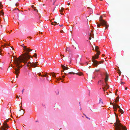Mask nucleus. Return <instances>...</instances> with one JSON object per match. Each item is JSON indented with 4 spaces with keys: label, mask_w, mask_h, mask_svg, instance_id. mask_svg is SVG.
Segmentation results:
<instances>
[{
    "label": "nucleus",
    "mask_w": 130,
    "mask_h": 130,
    "mask_svg": "<svg viewBox=\"0 0 130 130\" xmlns=\"http://www.w3.org/2000/svg\"><path fill=\"white\" fill-rule=\"evenodd\" d=\"M24 44H23L21 46L23 47L24 51V53L22 54L19 57H15L14 58V60L20 61V62H25L26 61L28 60V58H30V56L29 55V52L32 50L30 49L29 48H27V46H24Z\"/></svg>",
    "instance_id": "obj_1"
},
{
    "label": "nucleus",
    "mask_w": 130,
    "mask_h": 130,
    "mask_svg": "<svg viewBox=\"0 0 130 130\" xmlns=\"http://www.w3.org/2000/svg\"><path fill=\"white\" fill-rule=\"evenodd\" d=\"M22 62H20V61L17 60H13V62L15 66H13L12 64L11 65V66L13 68L14 67H16V68H14L15 71H13V73H15L16 75V77L17 78L18 77V74L20 73V70L21 67H22V66L21 65L20 63Z\"/></svg>",
    "instance_id": "obj_2"
},
{
    "label": "nucleus",
    "mask_w": 130,
    "mask_h": 130,
    "mask_svg": "<svg viewBox=\"0 0 130 130\" xmlns=\"http://www.w3.org/2000/svg\"><path fill=\"white\" fill-rule=\"evenodd\" d=\"M99 21L100 22V24H98V23H97V26L98 27H100L101 26H105L107 24V22L105 21L104 20H103L102 19H101V20H99Z\"/></svg>",
    "instance_id": "obj_3"
},
{
    "label": "nucleus",
    "mask_w": 130,
    "mask_h": 130,
    "mask_svg": "<svg viewBox=\"0 0 130 130\" xmlns=\"http://www.w3.org/2000/svg\"><path fill=\"white\" fill-rule=\"evenodd\" d=\"M3 126H2L1 128L0 129L1 130H6L7 128H8V126L7 124V123L6 122L4 121L3 123Z\"/></svg>",
    "instance_id": "obj_4"
},
{
    "label": "nucleus",
    "mask_w": 130,
    "mask_h": 130,
    "mask_svg": "<svg viewBox=\"0 0 130 130\" xmlns=\"http://www.w3.org/2000/svg\"><path fill=\"white\" fill-rule=\"evenodd\" d=\"M117 125L115 126V129H117V130H121L122 128L120 127H122V125L121 123H117Z\"/></svg>",
    "instance_id": "obj_5"
},
{
    "label": "nucleus",
    "mask_w": 130,
    "mask_h": 130,
    "mask_svg": "<svg viewBox=\"0 0 130 130\" xmlns=\"http://www.w3.org/2000/svg\"><path fill=\"white\" fill-rule=\"evenodd\" d=\"M30 57H31V56H30ZM30 59V58H28V59ZM28 60H27L26 61V62H23V63H27L28 64H30V66L33 67L35 68V67H36V66L35 65V62H34L31 63L29 61L27 63V61Z\"/></svg>",
    "instance_id": "obj_6"
},
{
    "label": "nucleus",
    "mask_w": 130,
    "mask_h": 130,
    "mask_svg": "<svg viewBox=\"0 0 130 130\" xmlns=\"http://www.w3.org/2000/svg\"><path fill=\"white\" fill-rule=\"evenodd\" d=\"M92 61L93 62V64H94L95 67H97L99 63V62L96 60H94V58L93 57L92 59Z\"/></svg>",
    "instance_id": "obj_7"
},
{
    "label": "nucleus",
    "mask_w": 130,
    "mask_h": 130,
    "mask_svg": "<svg viewBox=\"0 0 130 130\" xmlns=\"http://www.w3.org/2000/svg\"><path fill=\"white\" fill-rule=\"evenodd\" d=\"M113 103H112L110 102V104L111 105H113V108H115V107L117 108H119L120 109H121L120 108V106H119V105H118L117 104H116L115 103H114V104L113 105Z\"/></svg>",
    "instance_id": "obj_8"
},
{
    "label": "nucleus",
    "mask_w": 130,
    "mask_h": 130,
    "mask_svg": "<svg viewBox=\"0 0 130 130\" xmlns=\"http://www.w3.org/2000/svg\"><path fill=\"white\" fill-rule=\"evenodd\" d=\"M115 114L117 117V120H116V122H117L114 123V124H115V125H117V123H118L119 124V123H119V120L118 119H117L118 118V115H116V113H115Z\"/></svg>",
    "instance_id": "obj_9"
},
{
    "label": "nucleus",
    "mask_w": 130,
    "mask_h": 130,
    "mask_svg": "<svg viewBox=\"0 0 130 130\" xmlns=\"http://www.w3.org/2000/svg\"><path fill=\"white\" fill-rule=\"evenodd\" d=\"M61 67L64 70H67L69 69L68 67L65 66L61 64Z\"/></svg>",
    "instance_id": "obj_10"
},
{
    "label": "nucleus",
    "mask_w": 130,
    "mask_h": 130,
    "mask_svg": "<svg viewBox=\"0 0 130 130\" xmlns=\"http://www.w3.org/2000/svg\"><path fill=\"white\" fill-rule=\"evenodd\" d=\"M108 75H106V77L105 78V82L106 83V82L108 80Z\"/></svg>",
    "instance_id": "obj_11"
},
{
    "label": "nucleus",
    "mask_w": 130,
    "mask_h": 130,
    "mask_svg": "<svg viewBox=\"0 0 130 130\" xmlns=\"http://www.w3.org/2000/svg\"><path fill=\"white\" fill-rule=\"evenodd\" d=\"M66 52H71V50L70 48L69 47H66Z\"/></svg>",
    "instance_id": "obj_12"
},
{
    "label": "nucleus",
    "mask_w": 130,
    "mask_h": 130,
    "mask_svg": "<svg viewBox=\"0 0 130 130\" xmlns=\"http://www.w3.org/2000/svg\"><path fill=\"white\" fill-rule=\"evenodd\" d=\"M64 9V8L62 7L59 10V11L60 12V14H61L63 15V14L62 13V12H63Z\"/></svg>",
    "instance_id": "obj_13"
},
{
    "label": "nucleus",
    "mask_w": 130,
    "mask_h": 130,
    "mask_svg": "<svg viewBox=\"0 0 130 130\" xmlns=\"http://www.w3.org/2000/svg\"><path fill=\"white\" fill-rule=\"evenodd\" d=\"M119 96H118L116 98V99H115V102H117L118 101H119Z\"/></svg>",
    "instance_id": "obj_14"
},
{
    "label": "nucleus",
    "mask_w": 130,
    "mask_h": 130,
    "mask_svg": "<svg viewBox=\"0 0 130 130\" xmlns=\"http://www.w3.org/2000/svg\"><path fill=\"white\" fill-rule=\"evenodd\" d=\"M98 57L99 56H97L96 55H95V56H92V59L93 57L94 58V60H95V59L98 58Z\"/></svg>",
    "instance_id": "obj_15"
},
{
    "label": "nucleus",
    "mask_w": 130,
    "mask_h": 130,
    "mask_svg": "<svg viewBox=\"0 0 130 130\" xmlns=\"http://www.w3.org/2000/svg\"><path fill=\"white\" fill-rule=\"evenodd\" d=\"M106 83V85L105 87V88H106V89H107L109 88V86Z\"/></svg>",
    "instance_id": "obj_16"
},
{
    "label": "nucleus",
    "mask_w": 130,
    "mask_h": 130,
    "mask_svg": "<svg viewBox=\"0 0 130 130\" xmlns=\"http://www.w3.org/2000/svg\"><path fill=\"white\" fill-rule=\"evenodd\" d=\"M102 99H99V103L101 104V105H102L103 104V102L102 101Z\"/></svg>",
    "instance_id": "obj_17"
},
{
    "label": "nucleus",
    "mask_w": 130,
    "mask_h": 130,
    "mask_svg": "<svg viewBox=\"0 0 130 130\" xmlns=\"http://www.w3.org/2000/svg\"><path fill=\"white\" fill-rule=\"evenodd\" d=\"M75 46L76 47H75V49H78V46L77 44L76 43L75 44Z\"/></svg>",
    "instance_id": "obj_18"
},
{
    "label": "nucleus",
    "mask_w": 130,
    "mask_h": 130,
    "mask_svg": "<svg viewBox=\"0 0 130 130\" xmlns=\"http://www.w3.org/2000/svg\"><path fill=\"white\" fill-rule=\"evenodd\" d=\"M50 74H52V76H53V77H56V76L55 75V73H50Z\"/></svg>",
    "instance_id": "obj_19"
},
{
    "label": "nucleus",
    "mask_w": 130,
    "mask_h": 130,
    "mask_svg": "<svg viewBox=\"0 0 130 130\" xmlns=\"http://www.w3.org/2000/svg\"><path fill=\"white\" fill-rule=\"evenodd\" d=\"M119 112L121 113L122 114L123 113V111L121 109H120L119 110Z\"/></svg>",
    "instance_id": "obj_20"
},
{
    "label": "nucleus",
    "mask_w": 130,
    "mask_h": 130,
    "mask_svg": "<svg viewBox=\"0 0 130 130\" xmlns=\"http://www.w3.org/2000/svg\"><path fill=\"white\" fill-rule=\"evenodd\" d=\"M122 130H127V128L125 126H123L122 125Z\"/></svg>",
    "instance_id": "obj_21"
},
{
    "label": "nucleus",
    "mask_w": 130,
    "mask_h": 130,
    "mask_svg": "<svg viewBox=\"0 0 130 130\" xmlns=\"http://www.w3.org/2000/svg\"><path fill=\"white\" fill-rule=\"evenodd\" d=\"M57 23L55 21L54 22H53L51 23V24L52 25H56V24Z\"/></svg>",
    "instance_id": "obj_22"
},
{
    "label": "nucleus",
    "mask_w": 130,
    "mask_h": 130,
    "mask_svg": "<svg viewBox=\"0 0 130 130\" xmlns=\"http://www.w3.org/2000/svg\"><path fill=\"white\" fill-rule=\"evenodd\" d=\"M92 34L91 33H90V37H89V39L90 40H91V37H92L93 38H94V37H92Z\"/></svg>",
    "instance_id": "obj_23"
},
{
    "label": "nucleus",
    "mask_w": 130,
    "mask_h": 130,
    "mask_svg": "<svg viewBox=\"0 0 130 130\" xmlns=\"http://www.w3.org/2000/svg\"><path fill=\"white\" fill-rule=\"evenodd\" d=\"M75 74H76L77 75H78L79 76H81L82 74V73H76Z\"/></svg>",
    "instance_id": "obj_24"
},
{
    "label": "nucleus",
    "mask_w": 130,
    "mask_h": 130,
    "mask_svg": "<svg viewBox=\"0 0 130 130\" xmlns=\"http://www.w3.org/2000/svg\"><path fill=\"white\" fill-rule=\"evenodd\" d=\"M96 51L97 52V54L98 55L97 56H99V55L100 54V52L98 51V50H96Z\"/></svg>",
    "instance_id": "obj_25"
},
{
    "label": "nucleus",
    "mask_w": 130,
    "mask_h": 130,
    "mask_svg": "<svg viewBox=\"0 0 130 130\" xmlns=\"http://www.w3.org/2000/svg\"><path fill=\"white\" fill-rule=\"evenodd\" d=\"M95 50L96 51V50H98V49H99V47L98 46H95Z\"/></svg>",
    "instance_id": "obj_26"
},
{
    "label": "nucleus",
    "mask_w": 130,
    "mask_h": 130,
    "mask_svg": "<svg viewBox=\"0 0 130 130\" xmlns=\"http://www.w3.org/2000/svg\"><path fill=\"white\" fill-rule=\"evenodd\" d=\"M105 29H107V28H108L109 26V25H107V24L105 25Z\"/></svg>",
    "instance_id": "obj_27"
},
{
    "label": "nucleus",
    "mask_w": 130,
    "mask_h": 130,
    "mask_svg": "<svg viewBox=\"0 0 130 130\" xmlns=\"http://www.w3.org/2000/svg\"><path fill=\"white\" fill-rule=\"evenodd\" d=\"M68 74H75V73L73 72H69L68 73Z\"/></svg>",
    "instance_id": "obj_28"
},
{
    "label": "nucleus",
    "mask_w": 130,
    "mask_h": 130,
    "mask_svg": "<svg viewBox=\"0 0 130 130\" xmlns=\"http://www.w3.org/2000/svg\"><path fill=\"white\" fill-rule=\"evenodd\" d=\"M118 71H119L118 73L119 74V75L120 76L121 75V72L119 70H118Z\"/></svg>",
    "instance_id": "obj_29"
},
{
    "label": "nucleus",
    "mask_w": 130,
    "mask_h": 130,
    "mask_svg": "<svg viewBox=\"0 0 130 130\" xmlns=\"http://www.w3.org/2000/svg\"><path fill=\"white\" fill-rule=\"evenodd\" d=\"M34 56L36 58L37 57V54L36 53H35L34 54Z\"/></svg>",
    "instance_id": "obj_30"
},
{
    "label": "nucleus",
    "mask_w": 130,
    "mask_h": 130,
    "mask_svg": "<svg viewBox=\"0 0 130 130\" xmlns=\"http://www.w3.org/2000/svg\"><path fill=\"white\" fill-rule=\"evenodd\" d=\"M100 71V69H96L95 70V72H98Z\"/></svg>",
    "instance_id": "obj_31"
},
{
    "label": "nucleus",
    "mask_w": 130,
    "mask_h": 130,
    "mask_svg": "<svg viewBox=\"0 0 130 130\" xmlns=\"http://www.w3.org/2000/svg\"><path fill=\"white\" fill-rule=\"evenodd\" d=\"M113 109H114V111H117V108L116 107H115V108H113Z\"/></svg>",
    "instance_id": "obj_32"
},
{
    "label": "nucleus",
    "mask_w": 130,
    "mask_h": 130,
    "mask_svg": "<svg viewBox=\"0 0 130 130\" xmlns=\"http://www.w3.org/2000/svg\"><path fill=\"white\" fill-rule=\"evenodd\" d=\"M103 62H104V61H99V63L100 64L102 63H103Z\"/></svg>",
    "instance_id": "obj_33"
},
{
    "label": "nucleus",
    "mask_w": 130,
    "mask_h": 130,
    "mask_svg": "<svg viewBox=\"0 0 130 130\" xmlns=\"http://www.w3.org/2000/svg\"><path fill=\"white\" fill-rule=\"evenodd\" d=\"M0 13L3 15L4 14V12H3V11H2Z\"/></svg>",
    "instance_id": "obj_34"
},
{
    "label": "nucleus",
    "mask_w": 130,
    "mask_h": 130,
    "mask_svg": "<svg viewBox=\"0 0 130 130\" xmlns=\"http://www.w3.org/2000/svg\"><path fill=\"white\" fill-rule=\"evenodd\" d=\"M48 76V75H47L45 74V75H42V76L44 77H45L46 76Z\"/></svg>",
    "instance_id": "obj_35"
},
{
    "label": "nucleus",
    "mask_w": 130,
    "mask_h": 130,
    "mask_svg": "<svg viewBox=\"0 0 130 130\" xmlns=\"http://www.w3.org/2000/svg\"><path fill=\"white\" fill-rule=\"evenodd\" d=\"M38 75H39V76H42V75H41V73H38Z\"/></svg>",
    "instance_id": "obj_36"
},
{
    "label": "nucleus",
    "mask_w": 130,
    "mask_h": 130,
    "mask_svg": "<svg viewBox=\"0 0 130 130\" xmlns=\"http://www.w3.org/2000/svg\"><path fill=\"white\" fill-rule=\"evenodd\" d=\"M56 79H57V80H58L59 79V80H60L61 79V78H58V79H57V78H56Z\"/></svg>",
    "instance_id": "obj_37"
},
{
    "label": "nucleus",
    "mask_w": 130,
    "mask_h": 130,
    "mask_svg": "<svg viewBox=\"0 0 130 130\" xmlns=\"http://www.w3.org/2000/svg\"><path fill=\"white\" fill-rule=\"evenodd\" d=\"M2 51V49H0V54L1 55H2V53H1V52Z\"/></svg>",
    "instance_id": "obj_38"
},
{
    "label": "nucleus",
    "mask_w": 130,
    "mask_h": 130,
    "mask_svg": "<svg viewBox=\"0 0 130 130\" xmlns=\"http://www.w3.org/2000/svg\"><path fill=\"white\" fill-rule=\"evenodd\" d=\"M84 115L87 118V119H90V118H88V117H87V116H86V115L85 114H84Z\"/></svg>",
    "instance_id": "obj_39"
},
{
    "label": "nucleus",
    "mask_w": 130,
    "mask_h": 130,
    "mask_svg": "<svg viewBox=\"0 0 130 130\" xmlns=\"http://www.w3.org/2000/svg\"><path fill=\"white\" fill-rule=\"evenodd\" d=\"M31 7L33 8H35V7H34V6L33 5H32V6H31Z\"/></svg>",
    "instance_id": "obj_40"
},
{
    "label": "nucleus",
    "mask_w": 130,
    "mask_h": 130,
    "mask_svg": "<svg viewBox=\"0 0 130 130\" xmlns=\"http://www.w3.org/2000/svg\"><path fill=\"white\" fill-rule=\"evenodd\" d=\"M3 6L2 5V4L0 2V7H2Z\"/></svg>",
    "instance_id": "obj_41"
},
{
    "label": "nucleus",
    "mask_w": 130,
    "mask_h": 130,
    "mask_svg": "<svg viewBox=\"0 0 130 130\" xmlns=\"http://www.w3.org/2000/svg\"><path fill=\"white\" fill-rule=\"evenodd\" d=\"M102 82H102V80H99L98 82V84H99V83Z\"/></svg>",
    "instance_id": "obj_42"
},
{
    "label": "nucleus",
    "mask_w": 130,
    "mask_h": 130,
    "mask_svg": "<svg viewBox=\"0 0 130 130\" xmlns=\"http://www.w3.org/2000/svg\"><path fill=\"white\" fill-rule=\"evenodd\" d=\"M34 11H36L37 12H38V10L37 9H34Z\"/></svg>",
    "instance_id": "obj_43"
},
{
    "label": "nucleus",
    "mask_w": 130,
    "mask_h": 130,
    "mask_svg": "<svg viewBox=\"0 0 130 130\" xmlns=\"http://www.w3.org/2000/svg\"><path fill=\"white\" fill-rule=\"evenodd\" d=\"M38 63V62H36L35 63V66H36V67H37V66H36V64H37V63Z\"/></svg>",
    "instance_id": "obj_44"
},
{
    "label": "nucleus",
    "mask_w": 130,
    "mask_h": 130,
    "mask_svg": "<svg viewBox=\"0 0 130 130\" xmlns=\"http://www.w3.org/2000/svg\"><path fill=\"white\" fill-rule=\"evenodd\" d=\"M60 56H63V57H64V55H62V54H61Z\"/></svg>",
    "instance_id": "obj_45"
},
{
    "label": "nucleus",
    "mask_w": 130,
    "mask_h": 130,
    "mask_svg": "<svg viewBox=\"0 0 130 130\" xmlns=\"http://www.w3.org/2000/svg\"><path fill=\"white\" fill-rule=\"evenodd\" d=\"M26 65V66L27 67H28L29 66L28 65V64L27 63Z\"/></svg>",
    "instance_id": "obj_46"
},
{
    "label": "nucleus",
    "mask_w": 130,
    "mask_h": 130,
    "mask_svg": "<svg viewBox=\"0 0 130 130\" xmlns=\"http://www.w3.org/2000/svg\"><path fill=\"white\" fill-rule=\"evenodd\" d=\"M102 16H101L100 18V20H101V19H102Z\"/></svg>",
    "instance_id": "obj_47"
},
{
    "label": "nucleus",
    "mask_w": 130,
    "mask_h": 130,
    "mask_svg": "<svg viewBox=\"0 0 130 130\" xmlns=\"http://www.w3.org/2000/svg\"><path fill=\"white\" fill-rule=\"evenodd\" d=\"M24 90V89H23V90L22 91V94H23V93Z\"/></svg>",
    "instance_id": "obj_48"
},
{
    "label": "nucleus",
    "mask_w": 130,
    "mask_h": 130,
    "mask_svg": "<svg viewBox=\"0 0 130 130\" xmlns=\"http://www.w3.org/2000/svg\"><path fill=\"white\" fill-rule=\"evenodd\" d=\"M120 83L121 84H122V83H124V82H120Z\"/></svg>",
    "instance_id": "obj_49"
},
{
    "label": "nucleus",
    "mask_w": 130,
    "mask_h": 130,
    "mask_svg": "<svg viewBox=\"0 0 130 130\" xmlns=\"http://www.w3.org/2000/svg\"><path fill=\"white\" fill-rule=\"evenodd\" d=\"M59 26H60V27H62L63 26V25H62H62H59Z\"/></svg>",
    "instance_id": "obj_50"
},
{
    "label": "nucleus",
    "mask_w": 130,
    "mask_h": 130,
    "mask_svg": "<svg viewBox=\"0 0 130 130\" xmlns=\"http://www.w3.org/2000/svg\"><path fill=\"white\" fill-rule=\"evenodd\" d=\"M8 119L6 120L5 122H6L7 123V122L8 121Z\"/></svg>",
    "instance_id": "obj_51"
},
{
    "label": "nucleus",
    "mask_w": 130,
    "mask_h": 130,
    "mask_svg": "<svg viewBox=\"0 0 130 130\" xmlns=\"http://www.w3.org/2000/svg\"><path fill=\"white\" fill-rule=\"evenodd\" d=\"M60 32H63V30H61L60 31Z\"/></svg>",
    "instance_id": "obj_52"
},
{
    "label": "nucleus",
    "mask_w": 130,
    "mask_h": 130,
    "mask_svg": "<svg viewBox=\"0 0 130 130\" xmlns=\"http://www.w3.org/2000/svg\"><path fill=\"white\" fill-rule=\"evenodd\" d=\"M16 98H19V96H18V95L17 96H16Z\"/></svg>",
    "instance_id": "obj_53"
},
{
    "label": "nucleus",
    "mask_w": 130,
    "mask_h": 130,
    "mask_svg": "<svg viewBox=\"0 0 130 130\" xmlns=\"http://www.w3.org/2000/svg\"><path fill=\"white\" fill-rule=\"evenodd\" d=\"M64 74H65V75H68V74H66V73H64Z\"/></svg>",
    "instance_id": "obj_54"
},
{
    "label": "nucleus",
    "mask_w": 130,
    "mask_h": 130,
    "mask_svg": "<svg viewBox=\"0 0 130 130\" xmlns=\"http://www.w3.org/2000/svg\"><path fill=\"white\" fill-rule=\"evenodd\" d=\"M18 4H17V3H16L15 4V6H18Z\"/></svg>",
    "instance_id": "obj_55"
},
{
    "label": "nucleus",
    "mask_w": 130,
    "mask_h": 130,
    "mask_svg": "<svg viewBox=\"0 0 130 130\" xmlns=\"http://www.w3.org/2000/svg\"><path fill=\"white\" fill-rule=\"evenodd\" d=\"M105 88V87L104 86V87L103 88V90L105 91V90H104V88Z\"/></svg>",
    "instance_id": "obj_56"
},
{
    "label": "nucleus",
    "mask_w": 130,
    "mask_h": 130,
    "mask_svg": "<svg viewBox=\"0 0 130 130\" xmlns=\"http://www.w3.org/2000/svg\"><path fill=\"white\" fill-rule=\"evenodd\" d=\"M106 93H107V95H109V94L108 93V92H107Z\"/></svg>",
    "instance_id": "obj_57"
},
{
    "label": "nucleus",
    "mask_w": 130,
    "mask_h": 130,
    "mask_svg": "<svg viewBox=\"0 0 130 130\" xmlns=\"http://www.w3.org/2000/svg\"><path fill=\"white\" fill-rule=\"evenodd\" d=\"M62 77H63V78H64L65 77V76H62Z\"/></svg>",
    "instance_id": "obj_58"
},
{
    "label": "nucleus",
    "mask_w": 130,
    "mask_h": 130,
    "mask_svg": "<svg viewBox=\"0 0 130 130\" xmlns=\"http://www.w3.org/2000/svg\"><path fill=\"white\" fill-rule=\"evenodd\" d=\"M11 48H12V50H13V47H12L11 46Z\"/></svg>",
    "instance_id": "obj_59"
},
{
    "label": "nucleus",
    "mask_w": 130,
    "mask_h": 130,
    "mask_svg": "<svg viewBox=\"0 0 130 130\" xmlns=\"http://www.w3.org/2000/svg\"><path fill=\"white\" fill-rule=\"evenodd\" d=\"M127 87H126L125 88V90H127Z\"/></svg>",
    "instance_id": "obj_60"
},
{
    "label": "nucleus",
    "mask_w": 130,
    "mask_h": 130,
    "mask_svg": "<svg viewBox=\"0 0 130 130\" xmlns=\"http://www.w3.org/2000/svg\"><path fill=\"white\" fill-rule=\"evenodd\" d=\"M70 5V3H68V5Z\"/></svg>",
    "instance_id": "obj_61"
},
{
    "label": "nucleus",
    "mask_w": 130,
    "mask_h": 130,
    "mask_svg": "<svg viewBox=\"0 0 130 130\" xmlns=\"http://www.w3.org/2000/svg\"><path fill=\"white\" fill-rule=\"evenodd\" d=\"M106 75H108V74L107 72L106 73Z\"/></svg>",
    "instance_id": "obj_62"
},
{
    "label": "nucleus",
    "mask_w": 130,
    "mask_h": 130,
    "mask_svg": "<svg viewBox=\"0 0 130 130\" xmlns=\"http://www.w3.org/2000/svg\"><path fill=\"white\" fill-rule=\"evenodd\" d=\"M105 55L104 54H103L102 55V56H104Z\"/></svg>",
    "instance_id": "obj_63"
},
{
    "label": "nucleus",
    "mask_w": 130,
    "mask_h": 130,
    "mask_svg": "<svg viewBox=\"0 0 130 130\" xmlns=\"http://www.w3.org/2000/svg\"><path fill=\"white\" fill-rule=\"evenodd\" d=\"M8 119V120H10V119H11L10 118H9Z\"/></svg>",
    "instance_id": "obj_64"
}]
</instances>
